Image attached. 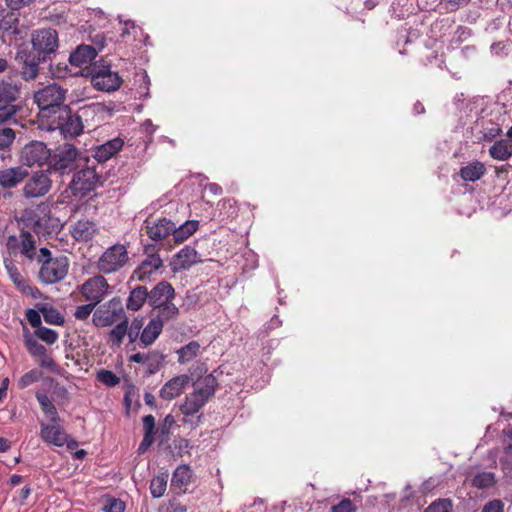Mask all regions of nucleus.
<instances>
[{"label":"nucleus","mask_w":512,"mask_h":512,"mask_svg":"<svg viewBox=\"0 0 512 512\" xmlns=\"http://www.w3.org/2000/svg\"><path fill=\"white\" fill-rule=\"evenodd\" d=\"M102 510L103 512H124L125 503L120 499L109 498L106 500Z\"/></svg>","instance_id":"obj_48"},{"label":"nucleus","mask_w":512,"mask_h":512,"mask_svg":"<svg viewBox=\"0 0 512 512\" xmlns=\"http://www.w3.org/2000/svg\"><path fill=\"white\" fill-rule=\"evenodd\" d=\"M119 324H117L111 331H110V340L113 344L119 345L125 335H128V319L126 316L124 318L119 320Z\"/></svg>","instance_id":"obj_40"},{"label":"nucleus","mask_w":512,"mask_h":512,"mask_svg":"<svg viewBox=\"0 0 512 512\" xmlns=\"http://www.w3.org/2000/svg\"><path fill=\"white\" fill-rule=\"evenodd\" d=\"M10 448V443L5 438H0V453L6 452Z\"/></svg>","instance_id":"obj_60"},{"label":"nucleus","mask_w":512,"mask_h":512,"mask_svg":"<svg viewBox=\"0 0 512 512\" xmlns=\"http://www.w3.org/2000/svg\"><path fill=\"white\" fill-rule=\"evenodd\" d=\"M125 312L122 302L119 298H112L108 302L100 305L93 313V324L98 327H108L124 318Z\"/></svg>","instance_id":"obj_6"},{"label":"nucleus","mask_w":512,"mask_h":512,"mask_svg":"<svg viewBox=\"0 0 512 512\" xmlns=\"http://www.w3.org/2000/svg\"><path fill=\"white\" fill-rule=\"evenodd\" d=\"M69 266L66 256L47 258L39 270V278L45 284L57 283L66 277Z\"/></svg>","instance_id":"obj_9"},{"label":"nucleus","mask_w":512,"mask_h":512,"mask_svg":"<svg viewBox=\"0 0 512 512\" xmlns=\"http://www.w3.org/2000/svg\"><path fill=\"white\" fill-rule=\"evenodd\" d=\"M154 427H155V418L152 415H147L143 418V428L145 433L149 435H154Z\"/></svg>","instance_id":"obj_55"},{"label":"nucleus","mask_w":512,"mask_h":512,"mask_svg":"<svg viewBox=\"0 0 512 512\" xmlns=\"http://www.w3.org/2000/svg\"><path fill=\"white\" fill-rule=\"evenodd\" d=\"M97 379L107 386H115L119 383V378L110 370L101 369L97 372Z\"/></svg>","instance_id":"obj_47"},{"label":"nucleus","mask_w":512,"mask_h":512,"mask_svg":"<svg viewBox=\"0 0 512 512\" xmlns=\"http://www.w3.org/2000/svg\"><path fill=\"white\" fill-rule=\"evenodd\" d=\"M51 157L50 149L41 141H31L26 144L20 153V161L26 166H41Z\"/></svg>","instance_id":"obj_12"},{"label":"nucleus","mask_w":512,"mask_h":512,"mask_svg":"<svg viewBox=\"0 0 512 512\" xmlns=\"http://www.w3.org/2000/svg\"><path fill=\"white\" fill-rule=\"evenodd\" d=\"M4 264L6 271L9 275V278L14 283L16 288L24 294H30L32 292V287L29 285L28 281L22 276L16 265L11 260L7 259H5Z\"/></svg>","instance_id":"obj_27"},{"label":"nucleus","mask_w":512,"mask_h":512,"mask_svg":"<svg viewBox=\"0 0 512 512\" xmlns=\"http://www.w3.org/2000/svg\"><path fill=\"white\" fill-rule=\"evenodd\" d=\"M99 228L94 221L81 219L71 227L73 238L80 242H88L98 233Z\"/></svg>","instance_id":"obj_19"},{"label":"nucleus","mask_w":512,"mask_h":512,"mask_svg":"<svg viewBox=\"0 0 512 512\" xmlns=\"http://www.w3.org/2000/svg\"><path fill=\"white\" fill-rule=\"evenodd\" d=\"M452 503L448 499H440L430 504L424 512H451Z\"/></svg>","instance_id":"obj_45"},{"label":"nucleus","mask_w":512,"mask_h":512,"mask_svg":"<svg viewBox=\"0 0 512 512\" xmlns=\"http://www.w3.org/2000/svg\"><path fill=\"white\" fill-rule=\"evenodd\" d=\"M494 484V474L490 472L478 473L472 478V485L476 488H487Z\"/></svg>","instance_id":"obj_43"},{"label":"nucleus","mask_w":512,"mask_h":512,"mask_svg":"<svg viewBox=\"0 0 512 512\" xmlns=\"http://www.w3.org/2000/svg\"><path fill=\"white\" fill-rule=\"evenodd\" d=\"M40 426V437L45 443L57 447L67 444L69 448L75 445V442H72V444L69 442V436L59 422H41Z\"/></svg>","instance_id":"obj_16"},{"label":"nucleus","mask_w":512,"mask_h":512,"mask_svg":"<svg viewBox=\"0 0 512 512\" xmlns=\"http://www.w3.org/2000/svg\"><path fill=\"white\" fill-rule=\"evenodd\" d=\"M84 121L79 114L69 115L61 126V131L65 137L79 136L84 130Z\"/></svg>","instance_id":"obj_31"},{"label":"nucleus","mask_w":512,"mask_h":512,"mask_svg":"<svg viewBox=\"0 0 512 512\" xmlns=\"http://www.w3.org/2000/svg\"><path fill=\"white\" fill-rule=\"evenodd\" d=\"M86 75L91 77V84L100 91H115L122 83L118 73L111 71L108 66L95 65Z\"/></svg>","instance_id":"obj_10"},{"label":"nucleus","mask_w":512,"mask_h":512,"mask_svg":"<svg viewBox=\"0 0 512 512\" xmlns=\"http://www.w3.org/2000/svg\"><path fill=\"white\" fill-rule=\"evenodd\" d=\"M71 97H72V103L80 102V101L83 100V97L81 96V93H78L77 90L72 91Z\"/></svg>","instance_id":"obj_62"},{"label":"nucleus","mask_w":512,"mask_h":512,"mask_svg":"<svg viewBox=\"0 0 512 512\" xmlns=\"http://www.w3.org/2000/svg\"><path fill=\"white\" fill-rule=\"evenodd\" d=\"M198 228L199 222L197 220H188L178 227L174 223V229L172 231L173 239L176 243H182L193 235Z\"/></svg>","instance_id":"obj_29"},{"label":"nucleus","mask_w":512,"mask_h":512,"mask_svg":"<svg viewBox=\"0 0 512 512\" xmlns=\"http://www.w3.org/2000/svg\"><path fill=\"white\" fill-rule=\"evenodd\" d=\"M167 480V473L159 474L151 480L150 492L154 498H160L164 495L167 487Z\"/></svg>","instance_id":"obj_39"},{"label":"nucleus","mask_w":512,"mask_h":512,"mask_svg":"<svg viewBox=\"0 0 512 512\" xmlns=\"http://www.w3.org/2000/svg\"><path fill=\"white\" fill-rule=\"evenodd\" d=\"M105 106L102 103H91L81 107L78 111L79 116L86 123L99 121L105 114Z\"/></svg>","instance_id":"obj_32"},{"label":"nucleus","mask_w":512,"mask_h":512,"mask_svg":"<svg viewBox=\"0 0 512 512\" xmlns=\"http://www.w3.org/2000/svg\"><path fill=\"white\" fill-rule=\"evenodd\" d=\"M201 346L196 341H191L181 349L177 351L178 361L180 363H187L194 359L200 353Z\"/></svg>","instance_id":"obj_38"},{"label":"nucleus","mask_w":512,"mask_h":512,"mask_svg":"<svg viewBox=\"0 0 512 512\" xmlns=\"http://www.w3.org/2000/svg\"><path fill=\"white\" fill-rule=\"evenodd\" d=\"M162 259L158 254L147 255V257L141 262L140 266L137 267L133 275L140 281L148 279L153 272L158 270L162 266Z\"/></svg>","instance_id":"obj_25"},{"label":"nucleus","mask_w":512,"mask_h":512,"mask_svg":"<svg viewBox=\"0 0 512 512\" xmlns=\"http://www.w3.org/2000/svg\"><path fill=\"white\" fill-rule=\"evenodd\" d=\"M33 0H6L7 6L12 10H18L25 5H28Z\"/></svg>","instance_id":"obj_57"},{"label":"nucleus","mask_w":512,"mask_h":512,"mask_svg":"<svg viewBox=\"0 0 512 512\" xmlns=\"http://www.w3.org/2000/svg\"><path fill=\"white\" fill-rule=\"evenodd\" d=\"M96 305L88 302L87 304L78 306L74 312V317L78 320H86L95 309Z\"/></svg>","instance_id":"obj_50"},{"label":"nucleus","mask_w":512,"mask_h":512,"mask_svg":"<svg viewBox=\"0 0 512 512\" xmlns=\"http://www.w3.org/2000/svg\"><path fill=\"white\" fill-rule=\"evenodd\" d=\"M149 303V291L145 286L134 288L127 299L126 307L131 311H138L145 302Z\"/></svg>","instance_id":"obj_28"},{"label":"nucleus","mask_w":512,"mask_h":512,"mask_svg":"<svg viewBox=\"0 0 512 512\" xmlns=\"http://www.w3.org/2000/svg\"><path fill=\"white\" fill-rule=\"evenodd\" d=\"M144 326L143 318H135L130 327H128V337L131 342L136 341L138 337H140Z\"/></svg>","instance_id":"obj_46"},{"label":"nucleus","mask_w":512,"mask_h":512,"mask_svg":"<svg viewBox=\"0 0 512 512\" xmlns=\"http://www.w3.org/2000/svg\"><path fill=\"white\" fill-rule=\"evenodd\" d=\"M109 291L110 285L102 275L91 277L80 286L84 299L96 306L106 298Z\"/></svg>","instance_id":"obj_11"},{"label":"nucleus","mask_w":512,"mask_h":512,"mask_svg":"<svg viewBox=\"0 0 512 512\" xmlns=\"http://www.w3.org/2000/svg\"><path fill=\"white\" fill-rule=\"evenodd\" d=\"M20 92L16 85L2 83L0 85V124L12 118L17 112L16 100Z\"/></svg>","instance_id":"obj_13"},{"label":"nucleus","mask_w":512,"mask_h":512,"mask_svg":"<svg viewBox=\"0 0 512 512\" xmlns=\"http://www.w3.org/2000/svg\"><path fill=\"white\" fill-rule=\"evenodd\" d=\"M170 321L169 319H164L162 317L156 316L152 318L148 324L143 328L142 333L140 335V342L144 346L151 345L158 338L160 333L162 332L164 323Z\"/></svg>","instance_id":"obj_23"},{"label":"nucleus","mask_w":512,"mask_h":512,"mask_svg":"<svg viewBox=\"0 0 512 512\" xmlns=\"http://www.w3.org/2000/svg\"><path fill=\"white\" fill-rule=\"evenodd\" d=\"M485 171L486 168L483 163L474 161L461 168L460 176L464 181L474 182L480 179L484 175Z\"/></svg>","instance_id":"obj_33"},{"label":"nucleus","mask_w":512,"mask_h":512,"mask_svg":"<svg viewBox=\"0 0 512 512\" xmlns=\"http://www.w3.org/2000/svg\"><path fill=\"white\" fill-rule=\"evenodd\" d=\"M5 247L10 256L22 255L32 260L36 255L35 238L27 231H22L19 235H9Z\"/></svg>","instance_id":"obj_8"},{"label":"nucleus","mask_w":512,"mask_h":512,"mask_svg":"<svg viewBox=\"0 0 512 512\" xmlns=\"http://www.w3.org/2000/svg\"><path fill=\"white\" fill-rule=\"evenodd\" d=\"M175 290L167 281H161L149 291V305L156 316L173 320L179 314L178 307L173 303Z\"/></svg>","instance_id":"obj_1"},{"label":"nucleus","mask_w":512,"mask_h":512,"mask_svg":"<svg viewBox=\"0 0 512 512\" xmlns=\"http://www.w3.org/2000/svg\"><path fill=\"white\" fill-rule=\"evenodd\" d=\"M356 507L350 499L342 500L338 505L332 507V512H355Z\"/></svg>","instance_id":"obj_52"},{"label":"nucleus","mask_w":512,"mask_h":512,"mask_svg":"<svg viewBox=\"0 0 512 512\" xmlns=\"http://www.w3.org/2000/svg\"><path fill=\"white\" fill-rule=\"evenodd\" d=\"M131 361L135 362V363H141V364H146V361H147V354L145 353H136L134 355L131 356Z\"/></svg>","instance_id":"obj_59"},{"label":"nucleus","mask_w":512,"mask_h":512,"mask_svg":"<svg viewBox=\"0 0 512 512\" xmlns=\"http://www.w3.org/2000/svg\"><path fill=\"white\" fill-rule=\"evenodd\" d=\"M209 190L214 193V194H219L221 193V187H219L217 184H210L209 185Z\"/></svg>","instance_id":"obj_63"},{"label":"nucleus","mask_w":512,"mask_h":512,"mask_svg":"<svg viewBox=\"0 0 512 512\" xmlns=\"http://www.w3.org/2000/svg\"><path fill=\"white\" fill-rule=\"evenodd\" d=\"M26 319L32 327L38 329L41 327V316L40 313L34 309H28L25 313Z\"/></svg>","instance_id":"obj_53"},{"label":"nucleus","mask_w":512,"mask_h":512,"mask_svg":"<svg viewBox=\"0 0 512 512\" xmlns=\"http://www.w3.org/2000/svg\"><path fill=\"white\" fill-rule=\"evenodd\" d=\"M144 228L150 239L154 241H161L169 235H172L174 222L167 218L146 220Z\"/></svg>","instance_id":"obj_17"},{"label":"nucleus","mask_w":512,"mask_h":512,"mask_svg":"<svg viewBox=\"0 0 512 512\" xmlns=\"http://www.w3.org/2000/svg\"><path fill=\"white\" fill-rule=\"evenodd\" d=\"M130 261L127 247L117 243L108 247L97 261V269L104 274L116 273L126 267Z\"/></svg>","instance_id":"obj_4"},{"label":"nucleus","mask_w":512,"mask_h":512,"mask_svg":"<svg viewBox=\"0 0 512 512\" xmlns=\"http://www.w3.org/2000/svg\"><path fill=\"white\" fill-rule=\"evenodd\" d=\"M22 480L20 475H13L10 479L12 485H18Z\"/></svg>","instance_id":"obj_64"},{"label":"nucleus","mask_w":512,"mask_h":512,"mask_svg":"<svg viewBox=\"0 0 512 512\" xmlns=\"http://www.w3.org/2000/svg\"><path fill=\"white\" fill-rule=\"evenodd\" d=\"M23 338L26 349L31 355L38 357L46 355V348L37 342L34 335L25 326L23 328Z\"/></svg>","instance_id":"obj_34"},{"label":"nucleus","mask_w":512,"mask_h":512,"mask_svg":"<svg viewBox=\"0 0 512 512\" xmlns=\"http://www.w3.org/2000/svg\"><path fill=\"white\" fill-rule=\"evenodd\" d=\"M98 180L99 177L94 168L81 169L73 176L70 183L71 192L76 197H83L96 187Z\"/></svg>","instance_id":"obj_14"},{"label":"nucleus","mask_w":512,"mask_h":512,"mask_svg":"<svg viewBox=\"0 0 512 512\" xmlns=\"http://www.w3.org/2000/svg\"><path fill=\"white\" fill-rule=\"evenodd\" d=\"M192 478L193 473L191 468L187 465H180L175 469L172 475L171 487L178 493H184L191 484Z\"/></svg>","instance_id":"obj_26"},{"label":"nucleus","mask_w":512,"mask_h":512,"mask_svg":"<svg viewBox=\"0 0 512 512\" xmlns=\"http://www.w3.org/2000/svg\"><path fill=\"white\" fill-rule=\"evenodd\" d=\"M50 73L53 78L62 79L67 77L69 74L77 75L78 73H72L66 63H56L50 65Z\"/></svg>","instance_id":"obj_44"},{"label":"nucleus","mask_w":512,"mask_h":512,"mask_svg":"<svg viewBox=\"0 0 512 512\" xmlns=\"http://www.w3.org/2000/svg\"><path fill=\"white\" fill-rule=\"evenodd\" d=\"M52 181L48 174L43 171H38L25 183L22 193L27 199L40 198L45 196L51 189Z\"/></svg>","instance_id":"obj_15"},{"label":"nucleus","mask_w":512,"mask_h":512,"mask_svg":"<svg viewBox=\"0 0 512 512\" xmlns=\"http://www.w3.org/2000/svg\"><path fill=\"white\" fill-rule=\"evenodd\" d=\"M28 176L23 167H10L0 170V185L5 188H14Z\"/></svg>","instance_id":"obj_22"},{"label":"nucleus","mask_w":512,"mask_h":512,"mask_svg":"<svg viewBox=\"0 0 512 512\" xmlns=\"http://www.w3.org/2000/svg\"><path fill=\"white\" fill-rule=\"evenodd\" d=\"M39 312L42 313L44 321L52 325H61L64 323V317L59 311L49 304H42L38 306Z\"/></svg>","instance_id":"obj_36"},{"label":"nucleus","mask_w":512,"mask_h":512,"mask_svg":"<svg viewBox=\"0 0 512 512\" xmlns=\"http://www.w3.org/2000/svg\"><path fill=\"white\" fill-rule=\"evenodd\" d=\"M163 361H164V357L161 353L156 352V351L147 353V361H146L145 366H146L148 373L149 374L156 373L162 366Z\"/></svg>","instance_id":"obj_41"},{"label":"nucleus","mask_w":512,"mask_h":512,"mask_svg":"<svg viewBox=\"0 0 512 512\" xmlns=\"http://www.w3.org/2000/svg\"><path fill=\"white\" fill-rule=\"evenodd\" d=\"M15 139V133L11 128L0 130V150L9 147Z\"/></svg>","instance_id":"obj_49"},{"label":"nucleus","mask_w":512,"mask_h":512,"mask_svg":"<svg viewBox=\"0 0 512 512\" xmlns=\"http://www.w3.org/2000/svg\"><path fill=\"white\" fill-rule=\"evenodd\" d=\"M34 55L46 61L50 54L58 49V33L54 29H40L32 34Z\"/></svg>","instance_id":"obj_7"},{"label":"nucleus","mask_w":512,"mask_h":512,"mask_svg":"<svg viewBox=\"0 0 512 512\" xmlns=\"http://www.w3.org/2000/svg\"><path fill=\"white\" fill-rule=\"evenodd\" d=\"M190 378L187 375H179L167 383L160 390V397L165 400H172L178 397L188 385Z\"/></svg>","instance_id":"obj_21"},{"label":"nucleus","mask_w":512,"mask_h":512,"mask_svg":"<svg viewBox=\"0 0 512 512\" xmlns=\"http://www.w3.org/2000/svg\"><path fill=\"white\" fill-rule=\"evenodd\" d=\"M37 400L44 414L49 418L50 422H59L60 417L55 405L46 394L38 393Z\"/></svg>","instance_id":"obj_35"},{"label":"nucleus","mask_w":512,"mask_h":512,"mask_svg":"<svg viewBox=\"0 0 512 512\" xmlns=\"http://www.w3.org/2000/svg\"><path fill=\"white\" fill-rule=\"evenodd\" d=\"M468 1L469 0H443V3L447 6V8L454 10L460 5L467 3Z\"/></svg>","instance_id":"obj_58"},{"label":"nucleus","mask_w":512,"mask_h":512,"mask_svg":"<svg viewBox=\"0 0 512 512\" xmlns=\"http://www.w3.org/2000/svg\"><path fill=\"white\" fill-rule=\"evenodd\" d=\"M34 335L48 345L58 340V333L55 330L43 326L36 329Z\"/></svg>","instance_id":"obj_42"},{"label":"nucleus","mask_w":512,"mask_h":512,"mask_svg":"<svg viewBox=\"0 0 512 512\" xmlns=\"http://www.w3.org/2000/svg\"><path fill=\"white\" fill-rule=\"evenodd\" d=\"M123 140L119 137L111 139L94 150L93 156L98 162H105L116 155L123 147Z\"/></svg>","instance_id":"obj_24"},{"label":"nucleus","mask_w":512,"mask_h":512,"mask_svg":"<svg viewBox=\"0 0 512 512\" xmlns=\"http://www.w3.org/2000/svg\"><path fill=\"white\" fill-rule=\"evenodd\" d=\"M216 379L212 375L202 378L195 387L193 393L188 395L180 410L185 415L196 414L207 400L214 394Z\"/></svg>","instance_id":"obj_3"},{"label":"nucleus","mask_w":512,"mask_h":512,"mask_svg":"<svg viewBox=\"0 0 512 512\" xmlns=\"http://www.w3.org/2000/svg\"><path fill=\"white\" fill-rule=\"evenodd\" d=\"M67 89L58 83H51L34 93V102L39 108V116L49 117L56 114L64 106Z\"/></svg>","instance_id":"obj_2"},{"label":"nucleus","mask_w":512,"mask_h":512,"mask_svg":"<svg viewBox=\"0 0 512 512\" xmlns=\"http://www.w3.org/2000/svg\"><path fill=\"white\" fill-rule=\"evenodd\" d=\"M200 261L197 251L191 246H185L174 255L170 262L173 272L189 269Z\"/></svg>","instance_id":"obj_18"},{"label":"nucleus","mask_w":512,"mask_h":512,"mask_svg":"<svg viewBox=\"0 0 512 512\" xmlns=\"http://www.w3.org/2000/svg\"><path fill=\"white\" fill-rule=\"evenodd\" d=\"M39 379V372L36 370H31L24 374L20 380H19V386L21 388L28 387L29 385L33 384L34 382L38 381Z\"/></svg>","instance_id":"obj_51"},{"label":"nucleus","mask_w":512,"mask_h":512,"mask_svg":"<svg viewBox=\"0 0 512 512\" xmlns=\"http://www.w3.org/2000/svg\"><path fill=\"white\" fill-rule=\"evenodd\" d=\"M44 61L36 55L27 56L24 60V67L22 69V75L26 80H32L37 77L39 69V63Z\"/></svg>","instance_id":"obj_37"},{"label":"nucleus","mask_w":512,"mask_h":512,"mask_svg":"<svg viewBox=\"0 0 512 512\" xmlns=\"http://www.w3.org/2000/svg\"><path fill=\"white\" fill-rule=\"evenodd\" d=\"M30 493H31V489L28 486H25L24 488H22L20 491L21 500L22 501L26 500L27 497L30 495Z\"/></svg>","instance_id":"obj_61"},{"label":"nucleus","mask_w":512,"mask_h":512,"mask_svg":"<svg viewBox=\"0 0 512 512\" xmlns=\"http://www.w3.org/2000/svg\"><path fill=\"white\" fill-rule=\"evenodd\" d=\"M154 442V435L144 434L143 440L139 445V452L144 453Z\"/></svg>","instance_id":"obj_56"},{"label":"nucleus","mask_w":512,"mask_h":512,"mask_svg":"<svg viewBox=\"0 0 512 512\" xmlns=\"http://www.w3.org/2000/svg\"><path fill=\"white\" fill-rule=\"evenodd\" d=\"M97 52L89 45L78 46L69 56L71 66L86 68L95 59Z\"/></svg>","instance_id":"obj_20"},{"label":"nucleus","mask_w":512,"mask_h":512,"mask_svg":"<svg viewBox=\"0 0 512 512\" xmlns=\"http://www.w3.org/2000/svg\"><path fill=\"white\" fill-rule=\"evenodd\" d=\"M504 505L500 500H492L488 502L481 512H503Z\"/></svg>","instance_id":"obj_54"},{"label":"nucleus","mask_w":512,"mask_h":512,"mask_svg":"<svg viewBox=\"0 0 512 512\" xmlns=\"http://www.w3.org/2000/svg\"><path fill=\"white\" fill-rule=\"evenodd\" d=\"M50 159L53 170L60 174L69 173L78 168L82 161L86 162L88 160L73 145L68 143L60 146L54 155H51Z\"/></svg>","instance_id":"obj_5"},{"label":"nucleus","mask_w":512,"mask_h":512,"mask_svg":"<svg viewBox=\"0 0 512 512\" xmlns=\"http://www.w3.org/2000/svg\"><path fill=\"white\" fill-rule=\"evenodd\" d=\"M490 156L498 161H506L512 156V140L501 139L496 141L489 149Z\"/></svg>","instance_id":"obj_30"}]
</instances>
